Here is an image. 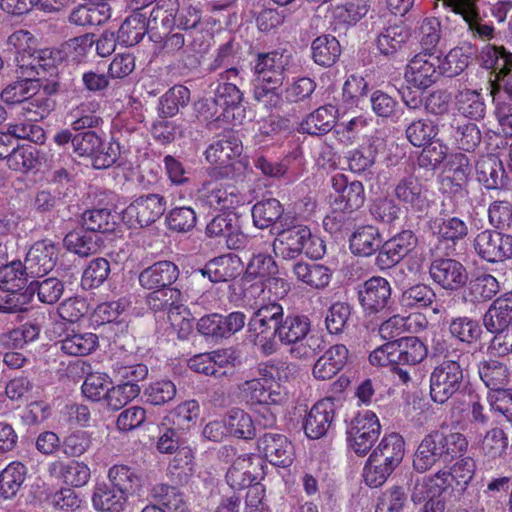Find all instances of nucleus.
Returning a JSON list of instances; mask_svg holds the SVG:
<instances>
[{
  "instance_id": "nucleus-1",
  "label": "nucleus",
  "mask_w": 512,
  "mask_h": 512,
  "mask_svg": "<svg viewBox=\"0 0 512 512\" xmlns=\"http://www.w3.org/2000/svg\"><path fill=\"white\" fill-rule=\"evenodd\" d=\"M259 374V378L247 380L239 386L240 396L251 405L277 410L287 400V393L279 383V367L266 364L260 368ZM274 420V411L271 410L265 424L271 425Z\"/></svg>"
},
{
  "instance_id": "nucleus-2",
  "label": "nucleus",
  "mask_w": 512,
  "mask_h": 512,
  "mask_svg": "<svg viewBox=\"0 0 512 512\" xmlns=\"http://www.w3.org/2000/svg\"><path fill=\"white\" fill-rule=\"evenodd\" d=\"M292 61L291 54L273 51L258 56L255 64V99L266 107L276 106L280 102L279 87L283 81V73Z\"/></svg>"
},
{
  "instance_id": "nucleus-3",
  "label": "nucleus",
  "mask_w": 512,
  "mask_h": 512,
  "mask_svg": "<svg viewBox=\"0 0 512 512\" xmlns=\"http://www.w3.org/2000/svg\"><path fill=\"white\" fill-rule=\"evenodd\" d=\"M467 448L468 441L462 433L433 431L418 445L413 467L420 473L426 472L441 460L464 454Z\"/></svg>"
},
{
  "instance_id": "nucleus-4",
  "label": "nucleus",
  "mask_w": 512,
  "mask_h": 512,
  "mask_svg": "<svg viewBox=\"0 0 512 512\" xmlns=\"http://www.w3.org/2000/svg\"><path fill=\"white\" fill-rule=\"evenodd\" d=\"M275 254L283 259H294L304 253L319 259L325 254L324 241L302 224L283 228L277 233L273 242Z\"/></svg>"
},
{
  "instance_id": "nucleus-5",
  "label": "nucleus",
  "mask_w": 512,
  "mask_h": 512,
  "mask_svg": "<svg viewBox=\"0 0 512 512\" xmlns=\"http://www.w3.org/2000/svg\"><path fill=\"white\" fill-rule=\"evenodd\" d=\"M23 77V79L7 85L2 90L0 97L8 105L24 103L25 113H34L43 118L52 109V101L48 97L46 89L41 88L39 79Z\"/></svg>"
},
{
  "instance_id": "nucleus-6",
  "label": "nucleus",
  "mask_w": 512,
  "mask_h": 512,
  "mask_svg": "<svg viewBox=\"0 0 512 512\" xmlns=\"http://www.w3.org/2000/svg\"><path fill=\"white\" fill-rule=\"evenodd\" d=\"M284 315L283 307L276 302L260 306L248 322V338L266 355L277 350L274 340V329L279 325Z\"/></svg>"
},
{
  "instance_id": "nucleus-7",
  "label": "nucleus",
  "mask_w": 512,
  "mask_h": 512,
  "mask_svg": "<svg viewBox=\"0 0 512 512\" xmlns=\"http://www.w3.org/2000/svg\"><path fill=\"white\" fill-rule=\"evenodd\" d=\"M311 329L310 320L306 316L289 315L282 319L274 329V338L286 346H290V354L294 358H309L316 352V339L308 337Z\"/></svg>"
},
{
  "instance_id": "nucleus-8",
  "label": "nucleus",
  "mask_w": 512,
  "mask_h": 512,
  "mask_svg": "<svg viewBox=\"0 0 512 512\" xmlns=\"http://www.w3.org/2000/svg\"><path fill=\"white\" fill-rule=\"evenodd\" d=\"M242 100L243 95L235 84H219L211 106L207 104L206 118L222 121L232 126L241 125L246 117Z\"/></svg>"
},
{
  "instance_id": "nucleus-9",
  "label": "nucleus",
  "mask_w": 512,
  "mask_h": 512,
  "mask_svg": "<svg viewBox=\"0 0 512 512\" xmlns=\"http://www.w3.org/2000/svg\"><path fill=\"white\" fill-rule=\"evenodd\" d=\"M381 432L377 415L365 410L359 412L348 424L346 430L348 447L359 456H364L372 448Z\"/></svg>"
},
{
  "instance_id": "nucleus-10",
  "label": "nucleus",
  "mask_w": 512,
  "mask_h": 512,
  "mask_svg": "<svg viewBox=\"0 0 512 512\" xmlns=\"http://www.w3.org/2000/svg\"><path fill=\"white\" fill-rule=\"evenodd\" d=\"M242 142L234 135L225 136L213 142L205 151L206 160L218 168L225 169V175L244 170L248 162L241 158Z\"/></svg>"
},
{
  "instance_id": "nucleus-11",
  "label": "nucleus",
  "mask_w": 512,
  "mask_h": 512,
  "mask_svg": "<svg viewBox=\"0 0 512 512\" xmlns=\"http://www.w3.org/2000/svg\"><path fill=\"white\" fill-rule=\"evenodd\" d=\"M463 370L455 360H443L431 372L430 395L434 402L445 403L461 387Z\"/></svg>"
},
{
  "instance_id": "nucleus-12",
  "label": "nucleus",
  "mask_w": 512,
  "mask_h": 512,
  "mask_svg": "<svg viewBox=\"0 0 512 512\" xmlns=\"http://www.w3.org/2000/svg\"><path fill=\"white\" fill-rule=\"evenodd\" d=\"M440 57L433 53H419L409 60L404 79L409 89L424 91L439 78Z\"/></svg>"
},
{
  "instance_id": "nucleus-13",
  "label": "nucleus",
  "mask_w": 512,
  "mask_h": 512,
  "mask_svg": "<svg viewBox=\"0 0 512 512\" xmlns=\"http://www.w3.org/2000/svg\"><path fill=\"white\" fill-rule=\"evenodd\" d=\"M265 474L263 459L256 454L236 457L226 473L227 484L234 490H242L263 479Z\"/></svg>"
},
{
  "instance_id": "nucleus-14",
  "label": "nucleus",
  "mask_w": 512,
  "mask_h": 512,
  "mask_svg": "<svg viewBox=\"0 0 512 512\" xmlns=\"http://www.w3.org/2000/svg\"><path fill=\"white\" fill-rule=\"evenodd\" d=\"M166 201L157 194L135 199L123 211V220L132 228L149 226L165 212Z\"/></svg>"
},
{
  "instance_id": "nucleus-15",
  "label": "nucleus",
  "mask_w": 512,
  "mask_h": 512,
  "mask_svg": "<svg viewBox=\"0 0 512 512\" xmlns=\"http://www.w3.org/2000/svg\"><path fill=\"white\" fill-rule=\"evenodd\" d=\"M480 257L488 262H500L512 258V235L496 231L480 232L474 241Z\"/></svg>"
},
{
  "instance_id": "nucleus-16",
  "label": "nucleus",
  "mask_w": 512,
  "mask_h": 512,
  "mask_svg": "<svg viewBox=\"0 0 512 512\" xmlns=\"http://www.w3.org/2000/svg\"><path fill=\"white\" fill-rule=\"evenodd\" d=\"M59 249L49 239L35 242L28 250L24 268L31 277H41L49 273L55 266Z\"/></svg>"
},
{
  "instance_id": "nucleus-17",
  "label": "nucleus",
  "mask_w": 512,
  "mask_h": 512,
  "mask_svg": "<svg viewBox=\"0 0 512 512\" xmlns=\"http://www.w3.org/2000/svg\"><path fill=\"white\" fill-rule=\"evenodd\" d=\"M432 280L445 290L455 291L465 285L468 275L465 267L454 259H436L429 268Z\"/></svg>"
},
{
  "instance_id": "nucleus-18",
  "label": "nucleus",
  "mask_w": 512,
  "mask_h": 512,
  "mask_svg": "<svg viewBox=\"0 0 512 512\" xmlns=\"http://www.w3.org/2000/svg\"><path fill=\"white\" fill-rule=\"evenodd\" d=\"M358 296L366 314L378 313L387 306L391 297L390 283L383 277H372L364 282Z\"/></svg>"
},
{
  "instance_id": "nucleus-19",
  "label": "nucleus",
  "mask_w": 512,
  "mask_h": 512,
  "mask_svg": "<svg viewBox=\"0 0 512 512\" xmlns=\"http://www.w3.org/2000/svg\"><path fill=\"white\" fill-rule=\"evenodd\" d=\"M335 417V402L324 398L313 405L304 422V432L310 439H320L330 429Z\"/></svg>"
},
{
  "instance_id": "nucleus-20",
  "label": "nucleus",
  "mask_w": 512,
  "mask_h": 512,
  "mask_svg": "<svg viewBox=\"0 0 512 512\" xmlns=\"http://www.w3.org/2000/svg\"><path fill=\"white\" fill-rule=\"evenodd\" d=\"M417 246V238L412 231L404 230L388 240L377 256L381 269L393 267Z\"/></svg>"
},
{
  "instance_id": "nucleus-21",
  "label": "nucleus",
  "mask_w": 512,
  "mask_h": 512,
  "mask_svg": "<svg viewBox=\"0 0 512 512\" xmlns=\"http://www.w3.org/2000/svg\"><path fill=\"white\" fill-rule=\"evenodd\" d=\"M199 199L214 210H229L241 203V197L232 186L218 181H206L198 190Z\"/></svg>"
},
{
  "instance_id": "nucleus-22",
  "label": "nucleus",
  "mask_w": 512,
  "mask_h": 512,
  "mask_svg": "<svg viewBox=\"0 0 512 512\" xmlns=\"http://www.w3.org/2000/svg\"><path fill=\"white\" fill-rule=\"evenodd\" d=\"M258 450L274 466L288 467L293 462V446L283 435L264 434L258 441Z\"/></svg>"
},
{
  "instance_id": "nucleus-23",
  "label": "nucleus",
  "mask_w": 512,
  "mask_h": 512,
  "mask_svg": "<svg viewBox=\"0 0 512 512\" xmlns=\"http://www.w3.org/2000/svg\"><path fill=\"white\" fill-rule=\"evenodd\" d=\"M179 276L178 267L170 261H159L144 269L139 275L140 285L148 290L168 289Z\"/></svg>"
},
{
  "instance_id": "nucleus-24",
  "label": "nucleus",
  "mask_w": 512,
  "mask_h": 512,
  "mask_svg": "<svg viewBox=\"0 0 512 512\" xmlns=\"http://www.w3.org/2000/svg\"><path fill=\"white\" fill-rule=\"evenodd\" d=\"M348 354V349L342 344L328 348L313 366L314 378L323 381L333 378L346 365Z\"/></svg>"
},
{
  "instance_id": "nucleus-25",
  "label": "nucleus",
  "mask_w": 512,
  "mask_h": 512,
  "mask_svg": "<svg viewBox=\"0 0 512 512\" xmlns=\"http://www.w3.org/2000/svg\"><path fill=\"white\" fill-rule=\"evenodd\" d=\"M451 487L450 476L446 471L440 470L435 474L425 476L415 484L412 501L422 503L423 499L442 498Z\"/></svg>"
},
{
  "instance_id": "nucleus-26",
  "label": "nucleus",
  "mask_w": 512,
  "mask_h": 512,
  "mask_svg": "<svg viewBox=\"0 0 512 512\" xmlns=\"http://www.w3.org/2000/svg\"><path fill=\"white\" fill-rule=\"evenodd\" d=\"M333 190L338 194L339 201L343 204L342 209L357 210L365 202V190L360 181L348 183L343 174H336L331 180Z\"/></svg>"
},
{
  "instance_id": "nucleus-27",
  "label": "nucleus",
  "mask_w": 512,
  "mask_h": 512,
  "mask_svg": "<svg viewBox=\"0 0 512 512\" xmlns=\"http://www.w3.org/2000/svg\"><path fill=\"white\" fill-rule=\"evenodd\" d=\"M99 347V337L92 332L67 330L61 340V350L71 356H87Z\"/></svg>"
},
{
  "instance_id": "nucleus-28",
  "label": "nucleus",
  "mask_w": 512,
  "mask_h": 512,
  "mask_svg": "<svg viewBox=\"0 0 512 512\" xmlns=\"http://www.w3.org/2000/svg\"><path fill=\"white\" fill-rule=\"evenodd\" d=\"M512 320V292L495 299L483 317L488 332H496L510 325Z\"/></svg>"
},
{
  "instance_id": "nucleus-29",
  "label": "nucleus",
  "mask_w": 512,
  "mask_h": 512,
  "mask_svg": "<svg viewBox=\"0 0 512 512\" xmlns=\"http://www.w3.org/2000/svg\"><path fill=\"white\" fill-rule=\"evenodd\" d=\"M240 258L233 254H226L209 261L200 273L208 277L213 283L228 281L240 273Z\"/></svg>"
},
{
  "instance_id": "nucleus-30",
  "label": "nucleus",
  "mask_w": 512,
  "mask_h": 512,
  "mask_svg": "<svg viewBox=\"0 0 512 512\" xmlns=\"http://www.w3.org/2000/svg\"><path fill=\"white\" fill-rule=\"evenodd\" d=\"M396 198L416 210H423L428 206L427 190L415 177L403 178L395 186Z\"/></svg>"
},
{
  "instance_id": "nucleus-31",
  "label": "nucleus",
  "mask_w": 512,
  "mask_h": 512,
  "mask_svg": "<svg viewBox=\"0 0 512 512\" xmlns=\"http://www.w3.org/2000/svg\"><path fill=\"white\" fill-rule=\"evenodd\" d=\"M128 495L114 486L106 483L97 484L92 495V504L95 510L101 512H122L125 508Z\"/></svg>"
},
{
  "instance_id": "nucleus-32",
  "label": "nucleus",
  "mask_w": 512,
  "mask_h": 512,
  "mask_svg": "<svg viewBox=\"0 0 512 512\" xmlns=\"http://www.w3.org/2000/svg\"><path fill=\"white\" fill-rule=\"evenodd\" d=\"M49 472L51 475L63 479L66 484L75 487L84 486L91 476L88 465L78 461L68 464L59 460L53 461L49 465Z\"/></svg>"
},
{
  "instance_id": "nucleus-33",
  "label": "nucleus",
  "mask_w": 512,
  "mask_h": 512,
  "mask_svg": "<svg viewBox=\"0 0 512 512\" xmlns=\"http://www.w3.org/2000/svg\"><path fill=\"white\" fill-rule=\"evenodd\" d=\"M293 274L298 281L314 289L327 287L332 278V271L321 264L298 262L293 266Z\"/></svg>"
},
{
  "instance_id": "nucleus-34",
  "label": "nucleus",
  "mask_w": 512,
  "mask_h": 512,
  "mask_svg": "<svg viewBox=\"0 0 512 512\" xmlns=\"http://www.w3.org/2000/svg\"><path fill=\"white\" fill-rule=\"evenodd\" d=\"M382 237L378 229L372 225L356 229L350 238V249L353 254L370 256L382 245Z\"/></svg>"
},
{
  "instance_id": "nucleus-35",
  "label": "nucleus",
  "mask_w": 512,
  "mask_h": 512,
  "mask_svg": "<svg viewBox=\"0 0 512 512\" xmlns=\"http://www.w3.org/2000/svg\"><path fill=\"white\" fill-rule=\"evenodd\" d=\"M337 112L333 105L322 106L301 122L299 131L311 135L327 133L334 126Z\"/></svg>"
},
{
  "instance_id": "nucleus-36",
  "label": "nucleus",
  "mask_w": 512,
  "mask_h": 512,
  "mask_svg": "<svg viewBox=\"0 0 512 512\" xmlns=\"http://www.w3.org/2000/svg\"><path fill=\"white\" fill-rule=\"evenodd\" d=\"M47 161L45 155L32 146L13 148L7 159L10 169L27 173L37 170Z\"/></svg>"
},
{
  "instance_id": "nucleus-37",
  "label": "nucleus",
  "mask_w": 512,
  "mask_h": 512,
  "mask_svg": "<svg viewBox=\"0 0 512 512\" xmlns=\"http://www.w3.org/2000/svg\"><path fill=\"white\" fill-rule=\"evenodd\" d=\"M107 478L112 486L126 495L135 493L142 486L140 474L134 468L124 464H115L110 467Z\"/></svg>"
},
{
  "instance_id": "nucleus-38",
  "label": "nucleus",
  "mask_w": 512,
  "mask_h": 512,
  "mask_svg": "<svg viewBox=\"0 0 512 512\" xmlns=\"http://www.w3.org/2000/svg\"><path fill=\"white\" fill-rule=\"evenodd\" d=\"M27 474L25 465L18 461L9 463L0 473V496L14 497L22 487Z\"/></svg>"
},
{
  "instance_id": "nucleus-39",
  "label": "nucleus",
  "mask_w": 512,
  "mask_h": 512,
  "mask_svg": "<svg viewBox=\"0 0 512 512\" xmlns=\"http://www.w3.org/2000/svg\"><path fill=\"white\" fill-rule=\"evenodd\" d=\"M28 62L32 63L19 70L21 76L33 78L41 76L45 78L46 75L52 76L56 74L57 58L50 49H38Z\"/></svg>"
},
{
  "instance_id": "nucleus-40",
  "label": "nucleus",
  "mask_w": 512,
  "mask_h": 512,
  "mask_svg": "<svg viewBox=\"0 0 512 512\" xmlns=\"http://www.w3.org/2000/svg\"><path fill=\"white\" fill-rule=\"evenodd\" d=\"M200 412L199 402L195 399H189L173 408L168 415V419L176 429L190 430L196 426Z\"/></svg>"
},
{
  "instance_id": "nucleus-41",
  "label": "nucleus",
  "mask_w": 512,
  "mask_h": 512,
  "mask_svg": "<svg viewBox=\"0 0 512 512\" xmlns=\"http://www.w3.org/2000/svg\"><path fill=\"white\" fill-rule=\"evenodd\" d=\"M312 58L321 66H332L341 54L339 41L330 35L317 37L311 45Z\"/></svg>"
},
{
  "instance_id": "nucleus-42",
  "label": "nucleus",
  "mask_w": 512,
  "mask_h": 512,
  "mask_svg": "<svg viewBox=\"0 0 512 512\" xmlns=\"http://www.w3.org/2000/svg\"><path fill=\"white\" fill-rule=\"evenodd\" d=\"M8 44L13 47L17 53L16 61L19 70L22 67L30 65L28 60L38 50L37 38L28 30H17L8 38Z\"/></svg>"
},
{
  "instance_id": "nucleus-43",
  "label": "nucleus",
  "mask_w": 512,
  "mask_h": 512,
  "mask_svg": "<svg viewBox=\"0 0 512 512\" xmlns=\"http://www.w3.org/2000/svg\"><path fill=\"white\" fill-rule=\"evenodd\" d=\"M156 449L161 454H174L180 457L183 465L190 466L194 459V452L188 446H182L177 438L176 428H167L156 442Z\"/></svg>"
},
{
  "instance_id": "nucleus-44",
  "label": "nucleus",
  "mask_w": 512,
  "mask_h": 512,
  "mask_svg": "<svg viewBox=\"0 0 512 512\" xmlns=\"http://www.w3.org/2000/svg\"><path fill=\"white\" fill-rule=\"evenodd\" d=\"M228 434L239 439H252L256 435V428L252 417L242 409L230 410L226 417Z\"/></svg>"
},
{
  "instance_id": "nucleus-45",
  "label": "nucleus",
  "mask_w": 512,
  "mask_h": 512,
  "mask_svg": "<svg viewBox=\"0 0 512 512\" xmlns=\"http://www.w3.org/2000/svg\"><path fill=\"white\" fill-rule=\"evenodd\" d=\"M146 33V16L134 12L122 23L118 30V41L125 46L139 43Z\"/></svg>"
},
{
  "instance_id": "nucleus-46",
  "label": "nucleus",
  "mask_w": 512,
  "mask_h": 512,
  "mask_svg": "<svg viewBox=\"0 0 512 512\" xmlns=\"http://www.w3.org/2000/svg\"><path fill=\"white\" fill-rule=\"evenodd\" d=\"M408 39V33L400 25L384 28L377 36L375 42L378 51L385 56L394 55Z\"/></svg>"
},
{
  "instance_id": "nucleus-47",
  "label": "nucleus",
  "mask_w": 512,
  "mask_h": 512,
  "mask_svg": "<svg viewBox=\"0 0 512 512\" xmlns=\"http://www.w3.org/2000/svg\"><path fill=\"white\" fill-rule=\"evenodd\" d=\"M399 364L416 365L427 356L426 345L417 337H404L396 341Z\"/></svg>"
},
{
  "instance_id": "nucleus-48",
  "label": "nucleus",
  "mask_w": 512,
  "mask_h": 512,
  "mask_svg": "<svg viewBox=\"0 0 512 512\" xmlns=\"http://www.w3.org/2000/svg\"><path fill=\"white\" fill-rule=\"evenodd\" d=\"M504 170L495 156L481 158L476 164V175L487 189H496L503 179Z\"/></svg>"
},
{
  "instance_id": "nucleus-49",
  "label": "nucleus",
  "mask_w": 512,
  "mask_h": 512,
  "mask_svg": "<svg viewBox=\"0 0 512 512\" xmlns=\"http://www.w3.org/2000/svg\"><path fill=\"white\" fill-rule=\"evenodd\" d=\"M64 247L81 257L89 256L97 250V236L85 228L69 232L64 240Z\"/></svg>"
},
{
  "instance_id": "nucleus-50",
  "label": "nucleus",
  "mask_w": 512,
  "mask_h": 512,
  "mask_svg": "<svg viewBox=\"0 0 512 512\" xmlns=\"http://www.w3.org/2000/svg\"><path fill=\"white\" fill-rule=\"evenodd\" d=\"M479 375L489 392L503 389L508 382L509 372L505 364L497 360L483 361L479 364Z\"/></svg>"
},
{
  "instance_id": "nucleus-51",
  "label": "nucleus",
  "mask_w": 512,
  "mask_h": 512,
  "mask_svg": "<svg viewBox=\"0 0 512 512\" xmlns=\"http://www.w3.org/2000/svg\"><path fill=\"white\" fill-rule=\"evenodd\" d=\"M128 307L129 301L126 299L101 303L90 314V324L96 328L117 321Z\"/></svg>"
},
{
  "instance_id": "nucleus-52",
  "label": "nucleus",
  "mask_w": 512,
  "mask_h": 512,
  "mask_svg": "<svg viewBox=\"0 0 512 512\" xmlns=\"http://www.w3.org/2000/svg\"><path fill=\"white\" fill-rule=\"evenodd\" d=\"M168 321L178 338H186L193 328V317L189 309L183 303V296L180 300L170 304L168 309Z\"/></svg>"
},
{
  "instance_id": "nucleus-53",
  "label": "nucleus",
  "mask_w": 512,
  "mask_h": 512,
  "mask_svg": "<svg viewBox=\"0 0 512 512\" xmlns=\"http://www.w3.org/2000/svg\"><path fill=\"white\" fill-rule=\"evenodd\" d=\"M471 58L469 47H455L451 49L443 58H440V75L454 77L462 73L468 66Z\"/></svg>"
},
{
  "instance_id": "nucleus-54",
  "label": "nucleus",
  "mask_w": 512,
  "mask_h": 512,
  "mask_svg": "<svg viewBox=\"0 0 512 512\" xmlns=\"http://www.w3.org/2000/svg\"><path fill=\"white\" fill-rule=\"evenodd\" d=\"M283 213L281 203L277 199H266L257 202L252 208L253 222L260 229L268 228Z\"/></svg>"
},
{
  "instance_id": "nucleus-55",
  "label": "nucleus",
  "mask_w": 512,
  "mask_h": 512,
  "mask_svg": "<svg viewBox=\"0 0 512 512\" xmlns=\"http://www.w3.org/2000/svg\"><path fill=\"white\" fill-rule=\"evenodd\" d=\"M432 229L440 239L453 243L465 238L468 234L467 224L458 217L437 219L434 221Z\"/></svg>"
},
{
  "instance_id": "nucleus-56",
  "label": "nucleus",
  "mask_w": 512,
  "mask_h": 512,
  "mask_svg": "<svg viewBox=\"0 0 512 512\" xmlns=\"http://www.w3.org/2000/svg\"><path fill=\"white\" fill-rule=\"evenodd\" d=\"M111 385L112 380L109 375L94 372L86 377L82 384V392L85 397L92 401L105 400L107 402Z\"/></svg>"
},
{
  "instance_id": "nucleus-57",
  "label": "nucleus",
  "mask_w": 512,
  "mask_h": 512,
  "mask_svg": "<svg viewBox=\"0 0 512 512\" xmlns=\"http://www.w3.org/2000/svg\"><path fill=\"white\" fill-rule=\"evenodd\" d=\"M83 228L90 233L112 232L116 226V217L106 209H95L86 211L82 216Z\"/></svg>"
},
{
  "instance_id": "nucleus-58",
  "label": "nucleus",
  "mask_w": 512,
  "mask_h": 512,
  "mask_svg": "<svg viewBox=\"0 0 512 512\" xmlns=\"http://www.w3.org/2000/svg\"><path fill=\"white\" fill-rule=\"evenodd\" d=\"M475 469V461L470 457H464L455 462L447 472L450 476L452 490L464 492L474 477Z\"/></svg>"
},
{
  "instance_id": "nucleus-59",
  "label": "nucleus",
  "mask_w": 512,
  "mask_h": 512,
  "mask_svg": "<svg viewBox=\"0 0 512 512\" xmlns=\"http://www.w3.org/2000/svg\"><path fill=\"white\" fill-rule=\"evenodd\" d=\"M480 58L485 68L493 70L494 79H490V81L494 84L496 77L500 72H503L512 61V54L507 53L503 47L487 45L482 49Z\"/></svg>"
},
{
  "instance_id": "nucleus-60",
  "label": "nucleus",
  "mask_w": 512,
  "mask_h": 512,
  "mask_svg": "<svg viewBox=\"0 0 512 512\" xmlns=\"http://www.w3.org/2000/svg\"><path fill=\"white\" fill-rule=\"evenodd\" d=\"M140 393L141 388L137 383L122 382L114 386L111 385L106 404L112 410H120L137 398Z\"/></svg>"
},
{
  "instance_id": "nucleus-61",
  "label": "nucleus",
  "mask_w": 512,
  "mask_h": 512,
  "mask_svg": "<svg viewBox=\"0 0 512 512\" xmlns=\"http://www.w3.org/2000/svg\"><path fill=\"white\" fill-rule=\"evenodd\" d=\"M508 447V437L500 428L489 430L480 444V451L487 459H496L503 456Z\"/></svg>"
},
{
  "instance_id": "nucleus-62",
  "label": "nucleus",
  "mask_w": 512,
  "mask_h": 512,
  "mask_svg": "<svg viewBox=\"0 0 512 512\" xmlns=\"http://www.w3.org/2000/svg\"><path fill=\"white\" fill-rule=\"evenodd\" d=\"M278 274L279 269L273 257L262 253L254 255L246 268L247 278L259 279L262 283L272 275Z\"/></svg>"
},
{
  "instance_id": "nucleus-63",
  "label": "nucleus",
  "mask_w": 512,
  "mask_h": 512,
  "mask_svg": "<svg viewBox=\"0 0 512 512\" xmlns=\"http://www.w3.org/2000/svg\"><path fill=\"white\" fill-rule=\"evenodd\" d=\"M176 385L167 379L151 382L144 390L146 402L151 405H164L176 396Z\"/></svg>"
},
{
  "instance_id": "nucleus-64",
  "label": "nucleus",
  "mask_w": 512,
  "mask_h": 512,
  "mask_svg": "<svg viewBox=\"0 0 512 512\" xmlns=\"http://www.w3.org/2000/svg\"><path fill=\"white\" fill-rule=\"evenodd\" d=\"M435 297L436 294L430 286L416 284L402 293L400 303L406 308H422L431 305Z\"/></svg>"
}]
</instances>
